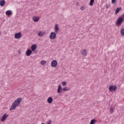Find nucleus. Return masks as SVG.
Listing matches in <instances>:
<instances>
[{
	"mask_svg": "<svg viewBox=\"0 0 124 124\" xmlns=\"http://www.w3.org/2000/svg\"><path fill=\"white\" fill-rule=\"evenodd\" d=\"M114 112V108H110V113L111 114H113Z\"/></svg>",
	"mask_w": 124,
	"mask_h": 124,
	"instance_id": "obj_25",
	"label": "nucleus"
},
{
	"mask_svg": "<svg viewBox=\"0 0 124 124\" xmlns=\"http://www.w3.org/2000/svg\"><path fill=\"white\" fill-rule=\"evenodd\" d=\"M121 8H117L115 11V14L117 15L119 12H120V10H121Z\"/></svg>",
	"mask_w": 124,
	"mask_h": 124,
	"instance_id": "obj_20",
	"label": "nucleus"
},
{
	"mask_svg": "<svg viewBox=\"0 0 124 124\" xmlns=\"http://www.w3.org/2000/svg\"><path fill=\"white\" fill-rule=\"evenodd\" d=\"M32 53V51H31V49H28L26 51V55L27 56V57H29L30 55H31V53Z\"/></svg>",
	"mask_w": 124,
	"mask_h": 124,
	"instance_id": "obj_8",
	"label": "nucleus"
},
{
	"mask_svg": "<svg viewBox=\"0 0 124 124\" xmlns=\"http://www.w3.org/2000/svg\"><path fill=\"white\" fill-rule=\"evenodd\" d=\"M111 2L112 3L114 4V3H116V2H117V1L116 0H111Z\"/></svg>",
	"mask_w": 124,
	"mask_h": 124,
	"instance_id": "obj_27",
	"label": "nucleus"
},
{
	"mask_svg": "<svg viewBox=\"0 0 124 124\" xmlns=\"http://www.w3.org/2000/svg\"><path fill=\"white\" fill-rule=\"evenodd\" d=\"M62 91H63L62 88V86H61V85H59L58 86V93H62Z\"/></svg>",
	"mask_w": 124,
	"mask_h": 124,
	"instance_id": "obj_10",
	"label": "nucleus"
},
{
	"mask_svg": "<svg viewBox=\"0 0 124 124\" xmlns=\"http://www.w3.org/2000/svg\"><path fill=\"white\" fill-rule=\"evenodd\" d=\"M51 122H52V121L49 120L47 122V124H51Z\"/></svg>",
	"mask_w": 124,
	"mask_h": 124,
	"instance_id": "obj_29",
	"label": "nucleus"
},
{
	"mask_svg": "<svg viewBox=\"0 0 124 124\" xmlns=\"http://www.w3.org/2000/svg\"><path fill=\"white\" fill-rule=\"evenodd\" d=\"M39 20V17L34 16L33 17V21H34V22H38Z\"/></svg>",
	"mask_w": 124,
	"mask_h": 124,
	"instance_id": "obj_15",
	"label": "nucleus"
},
{
	"mask_svg": "<svg viewBox=\"0 0 124 124\" xmlns=\"http://www.w3.org/2000/svg\"><path fill=\"white\" fill-rule=\"evenodd\" d=\"M62 90L64 91H69V89L67 87H64Z\"/></svg>",
	"mask_w": 124,
	"mask_h": 124,
	"instance_id": "obj_23",
	"label": "nucleus"
},
{
	"mask_svg": "<svg viewBox=\"0 0 124 124\" xmlns=\"http://www.w3.org/2000/svg\"><path fill=\"white\" fill-rule=\"evenodd\" d=\"M5 4V0H0V5L1 6H4Z\"/></svg>",
	"mask_w": 124,
	"mask_h": 124,
	"instance_id": "obj_12",
	"label": "nucleus"
},
{
	"mask_svg": "<svg viewBox=\"0 0 124 124\" xmlns=\"http://www.w3.org/2000/svg\"><path fill=\"white\" fill-rule=\"evenodd\" d=\"M21 37H22V33H21V32L15 33V38L16 39H19V38H21Z\"/></svg>",
	"mask_w": 124,
	"mask_h": 124,
	"instance_id": "obj_5",
	"label": "nucleus"
},
{
	"mask_svg": "<svg viewBox=\"0 0 124 124\" xmlns=\"http://www.w3.org/2000/svg\"><path fill=\"white\" fill-rule=\"evenodd\" d=\"M12 14V13L10 10H8L6 12V15H7V16H10Z\"/></svg>",
	"mask_w": 124,
	"mask_h": 124,
	"instance_id": "obj_17",
	"label": "nucleus"
},
{
	"mask_svg": "<svg viewBox=\"0 0 124 124\" xmlns=\"http://www.w3.org/2000/svg\"><path fill=\"white\" fill-rule=\"evenodd\" d=\"M55 29V31L56 33H58L59 31V30L60 29V28H59V26L58 25V24H56L55 25V27L54 28Z\"/></svg>",
	"mask_w": 124,
	"mask_h": 124,
	"instance_id": "obj_13",
	"label": "nucleus"
},
{
	"mask_svg": "<svg viewBox=\"0 0 124 124\" xmlns=\"http://www.w3.org/2000/svg\"><path fill=\"white\" fill-rule=\"evenodd\" d=\"M41 64H42V65H44L46 64V61H45L44 60H42L41 62Z\"/></svg>",
	"mask_w": 124,
	"mask_h": 124,
	"instance_id": "obj_21",
	"label": "nucleus"
},
{
	"mask_svg": "<svg viewBox=\"0 0 124 124\" xmlns=\"http://www.w3.org/2000/svg\"><path fill=\"white\" fill-rule=\"evenodd\" d=\"M109 92H113L117 90V86L115 85H110L108 88Z\"/></svg>",
	"mask_w": 124,
	"mask_h": 124,
	"instance_id": "obj_4",
	"label": "nucleus"
},
{
	"mask_svg": "<svg viewBox=\"0 0 124 124\" xmlns=\"http://www.w3.org/2000/svg\"><path fill=\"white\" fill-rule=\"evenodd\" d=\"M1 33V32H0V34Z\"/></svg>",
	"mask_w": 124,
	"mask_h": 124,
	"instance_id": "obj_33",
	"label": "nucleus"
},
{
	"mask_svg": "<svg viewBox=\"0 0 124 124\" xmlns=\"http://www.w3.org/2000/svg\"><path fill=\"white\" fill-rule=\"evenodd\" d=\"M8 117V115L6 113L4 114L3 116L1 118V121L4 122L5 120H6L7 118Z\"/></svg>",
	"mask_w": 124,
	"mask_h": 124,
	"instance_id": "obj_7",
	"label": "nucleus"
},
{
	"mask_svg": "<svg viewBox=\"0 0 124 124\" xmlns=\"http://www.w3.org/2000/svg\"><path fill=\"white\" fill-rule=\"evenodd\" d=\"M84 8L83 7H80V10H84Z\"/></svg>",
	"mask_w": 124,
	"mask_h": 124,
	"instance_id": "obj_31",
	"label": "nucleus"
},
{
	"mask_svg": "<svg viewBox=\"0 0 124 124\" xmlns=\"http://www.w3.org/2000/svg\"><path fill=\"white\" fill-rule=\"evenodd\" d=\"M96 122H97L96 121V120H95V119H92L91 121L90 124H95V123H96Z\"/></svg>",
	"mask_w": 124,
	"mask_h": 124,
	"instance_id": "obj_18",
	"label": "nucleus"
},
{
	"mask_svg": "<svg viewBox=\"0 0 124 124\" xmlns=\"http://www.w3.org/2000/svg\"><path fill=\"white\" fill-rule=\"evenodd\" d=\"M56 37H57V35L56 34V32H51L49 35V38L50 39H55Z\"/></svg>",
	"mask_w": 124,
	"mask_h": 124,
	"instance_id": "obj_3",
	"label": "nucleus"
},
{
	"mask_svg": "<svg viewBox=\"0 0 124 124\" xmlns=\"http://www.w3.org/2000/svg\"><path fill=\"white\" fill-rule=\"evenodd\" d=\"M123 22H124L123 18L120 17L116 21L115 25L117 27H120L123 24Z\"/></svg>",
	"mask_w": 124,
	"mask_h": 124,
	"instance_id": "obj_2",
	"label": "nucleus"
},
{
	"mask_svg": "<svg viewBox=\"0 0 124 124\" xmlns=\"http://www.w3.org/2000/svg\"><path fill=\"white\" fill-rule=\"evenodd\" d=\"M79 4H80L78 2H76V6H79Z\"/></svg>",
	"mask_w": 124,
	"mask_h": 124,
	"instance_id": "obj_30",
	"label": "nucleus"
},
{
	"mask_svg": "<svg viewBox=\"0 0 124 124\" xmlns=\"http://www.w3.org/2000/svg\"><path fill=\"white\" fill-rule=\"evenodd\" d=\"M110 7H111V6L109 4L106 5V8H107V9H108V8H110Z\"/></svg>",
	"mask_w": 124,
	"mask_h": 124,
	"instance_id": "obj_26",
	"label": "nucleus"
},
{
	"mask_svg": "<svg viewBox=\"0 0 124 124\" xmlns=\"http://www.w3.org/2000/svg\"><path fill=\"white\" fill-rule=\"evenodd\" d=\"M18 53L19 55H21V51L18 50Z\"/></svg>",
	"mask_w": 124,
	"mask_h": 124,
	"instance_id": "obj_32",
	"label": "nucleus"
},
{
	"mask_svg": "<svg viewBox=\"0 0 124 124\" xmlns=\"http://www.w3.org/2000/svg\"><path fill=\"white\" fill-rule=\"evenodd\" d=\"M93 2H94V0H90L89 3L90 6H93Z\"/></svg>",
	"mask_w": 124,
	"mask_h": 124,
	"instance_id": "obj_19",
	"label": "nucleus"
},
{
	"mask_svg": "<svg viewBox=\"0 0 124 124\" xmlns=\"http://www.w3.org/2000/svg\"><path fill=\"white\" fill-rule=\"evenodd\" d=\"M51 65L52 67H56L58 65V62L56 60H53L51 62Z\"/></svg>",
	"mask_w": 124,
	"mask_h": 124,
	"instance_id": "obj_6",
	"label": "nucleus"
},
{
	"mask_svg": "<svg viewBox=\"0 0 124 124\" xmlns=\"http://www.w3.org/2000/svg\"><path fill=\"white\" fill-rule=\"evenodd\" d=\"M37 48V46L35 44H33L31 46V50L33 51H35L36 50V48Z\"/></svg>",
	"mask_w": 124,
	"mask_h": 124,
	"instance_id": "obj_9",
	"label": "nucleus"
},
{
	"mask_svg": "<svg viewBox=\"0 0 124 124\" xmlns=\"http://www.w3.org/2000/svg\"><path fill=\"white\" fill-rule=\"evenodd\" d=\"M47 102L48 103H49V104H51V103L53 102V98H52V97H48V98L47 99Z\"/></svg>",
	"mask_w": 124,
	"mask_h": 124,
	"instance_id": "obj_14",
	"label": "nucleus"
},
{
	"mask_svg": "<svg viewBox=\"0 0 124 124\" xmlns=\"http://www.w3.org/2000/svg\"><path fill=\"white\" fill-rule=\"evenodd\" d=\"M87 53H88V51L86 50V49H84L82 51L81 54L82 55H83V56H84V57H86V56H87Z\"/></svg>",
	"mask_w": 124,
	"mask_h": 124,
	"instance_id": "obj_11",
	"label": "nucleus"
},
{
	"mask_svg": "<svg viewBox=\"0 0 124 124\" xmlns=\"http://www.w3.org/2000/svg\"><path fill=\"white\" fill-rule=\"evenodd\" d=\"M44 34H45V32H43L41 31H39L38 35V36H40V37H41L42 36H43V35H44Z\"/></svg>",
	"mask_w": 124,
	"mask_h": 124,
	"instance_id": "obj_16",
	"label": "nucleus"
},
{
	"mask_svg": "<svg viewBox=\"0 0 124 124\" xmlns=\"http://www.w3.org/2000/svg\"><path fill=\"white\" fill-rule=\"evenodd\" d=\"M121 33L122 35H124V28H123L121 31Z\"/></svg>",
	"mask_w": 124,
	"mask_h": 124,
	"instance_id": "obj_22",
	"label": "nucleus"
},
{
	"mask_svg": "<svg viewBox=\"0 0 124 124\" xmlns=\"http://www.w3.org/2000/svg\"><path fill=\"white\" fill-rule=\"evenodd\" d=\"M121 18H123L124 21V13L121 16H120Z\"/></svg>",
	"mask_w": 124,
	"mask_h": 124,
	"instance_id": "obj_28",
	"label": "nucleus"
},
{
	"mask_svg": "<svg viewBox=\"0 0 124 124\" xmlns=\"http://www.w3.org/2000/svg\"><path fill=\"white\" fill-rule=\"evenodd\" d=\"M22 101H23V98L22 97L18 98L16 100L11 106V108L10 109V111H11V110H15L16 107L19 106Z\"/></svg>",
	"mask_w": 124,
	"mask_h": 124,
	"instance_id": "obj_1",
	"label": "nucleus"
},
{
	"mask_svg": "<svg viewBox=\"0 0 124 124\" xmlns=\"http://www.w3.org/2000/svg\"><path fill=\"white\" fill-rule=\"evenodd\" d=\"M62 86L64 87V86H66V81H63L62 82Z\"/></svg>",
	"mask_w": 124,
	"mask_h": 124,
	"instance_id": "obj_24",
	"label": "nucleus"
}]
</instances>
